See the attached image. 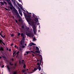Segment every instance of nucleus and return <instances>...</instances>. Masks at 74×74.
<instances>
[{
	"instance_id": "obj_1",
	"label": "nucleus",
	"mask_w": 74,
	"mask_h": 74,
	"mask_svg": "<svg viewBox=\"0 0 74 74\" xmlns=\"http://www.w3.org/2000/svg\"><path fill=\"white\" fill-rule=\"evenodd\" d=\"M40 60H37V61L38 62V63L36 64L37 65H38V66H41V62H40Z\"/></svg>"
},
{
	"instance_id": "obj_2",
	"label": "nucleus",
	"mask_w": 74,
	"mask_h": 74,
	"mask_svg": "<svg viewBox=\"0 0 74 74\" xmlns=\"http://www.w3.org/2000/svg\"><path fill=\"white\" fill-rule=\"evenodd\" d=\"M35 23L36 24V25H37V24L38 23V24H37L38 25H40V24L38 23V20L37 19L36 20H35Z\"/></svg>"
},
{
	"instance_id": "obj_3",
	"label": "nucleus",
	"mask_w": 74,
	"mask_h": 74,
	"mask_svg": "<svg viewBox=\"0 0 74 74\" xmlns=\"http://www.w3.org/2000/svg\"><path fill=\"white\" fill-rule=\"evenodd\" d=\"M26 35H27V36L29 37H30L31 36H32V34L31 33L28 34L26 33Z\"/></svg>"
},
{
	"instance_id": "obj_4",
	"label": "nucleus",
	"mask_w": 74,
	"mask_h": 74,
	"mask_svg": "<svg viewBox=\"0 0 74 74\" xmlns=\"http://www.w3.org/2000/svg\"><path fill=\"white\" fill-rule=\"evenodd\" d=\"M36 44H34V43H33V42L30 43L29 44V45L31 47L32 46V45H35Z\"/></svg>"
},
{
	"instance_id": "obj_5",
	"label": "nucleus",
	"mask_w": 74,
	"mask_h": 74,
	"mask_svg": "<svg viewBox=\"0 0 74 74\" xmlns=\"http://www.w3.org/2000/svg\"><path fill=\"white\" fill-rule=\"evenodd\" d=\"M21 36L22 37V38L23 40H24V39L25 38V37H24V35L22 33L21 34Z\"/></svg>"
},
{
	"instance_id": "obj_6",
	"label": "nucleus",
	"mask_w": 74,
	"mask_h": 74,
	"mask_svg": "<svg viewBox=\"0 0 74 74\" xmlns=\"http://www.w3.org/2000/svg\"><path fill=\"white\" fill-rule=\"evenodd\" d=\"M31 52H33V51H27L26 52V53H27V54H28V53H31Z\"/></svg>"
},
{
	"instance_id": "obj_7",
	"label": "nucleus",
	"mask_w": 74,
	"mask_h": 74,
	"mask_svg": "<svg viewBox=\"0 0 74 74\" xmlns=\"http://www.w3.org/2000/svg\"><path fill=\"white\" fill-rule=\"evenodd\" d=\"M34 48L35 49H36V50H38V49H39L38 47H34Z\"/></svg>"
},
{
	"instance_id": "obj_8",
	"label": "nucleus",
	"mask_w": 74,
	"mask_h": 74,
	"mask_svg": "<svg viewBox=\"0 0 74 74\" xmlns=\"http://www.w3.org/2000/svg\"><path fill=\"white\" fill-rule=\"evenodd\" d=\"M37 69H38V70H39V71H40V70H41V67H40V66H38Z\"/></svg>"
},
{
	"instance_id": "obj_9",
	"label": "nucleus",
	"mask_w": 74,
	"mask_h": 74,
	"mask_svg": "<svg viewBox=\"0 0 74 74\" xmlns=\"http://www.w3.org/2000/svg\"><path fill=\"white\" fill-rule=\"evenodd\" d=\"M33 31L34 32V34H36V29H34Z\"/></svg>"
},
{
	"instance_id": "obj_10",
	"label": "nucleus",
	"mask_w": 74,
	"mask_h": 74,
	"mask_svg": "<svg viewBox=\"0 0 74 74\" xmlns=\"http://www.w3.org/2000/svg\"><path fill=\"white\" fill-rule=\"evenodd\" d=\"M21 44H23L24 43V41L23 40H22L20 42Z\"/></svg>"
},
{
	"instance_id": "obj_11",
	"label": "nucleus",
	"mask_w": 74,
	"mask_h": 74,
	"mask_svg": "<svg viewBox=\"0 0 74 74\" xmlns=\"http://www.w3.org/2000/svg\"><path fill=\"white\" fill-rule=\"evenodd\" d=\"M15 53H16V51H14L13 53V56H15V55H14Z\"/></svg>"
},
{
	"instance_id": "obj_12",
	"label": "nucleus",
	"mask_w": 74,
	"mask_h": 74,
	"mask_svg": "<svg viewBox=\"0 0 74 74\" xmlns=\"http://www.w3.org/2000/svg\"><path fill=\"white\" fill-rule=\"evenodd\" d=\"M19 14L21 15L22 16V12L20 11H19Z\"/></svg>"
},
{
	"instance_id": "obj_13",
	"label": "nucleus",
	"mask_w": 74,
	"mask_h": 74,
	"mask_svg": "<svg viewBox=\"0 0 74 74\" xmlns=\"http://www.w3.org/2000/svg\"><path fill=\"white\" fill-rule=\"evenodd\" d=\"M37 70V69L35 68L34 69V70H33V72H34V71H36V70Z\"/></svg>"
},
{
	"instance_id": "obj_14",
	"label": "nucleus",
	"mask_w": 74,
	"mask_h": 74,
	"mask_svg": "<svg viewBox=\"0 0 74 74\" xmlns=\"http://www.w3.org/2000/svg\"><path fill=\"white\" fill-rule=\"evenodd\" d=\"M1 37H2V38H5V35H4V36H3L2 35H1Z\"/></svg>"
},
{
	"instance_id": "obj_15",
	"label": "nucleus",
	"mask_w": 74,
	"mask_h": 74,
	"mask_svg": "<svg viewBox=\"0 0 74 74\" xmlns=\"http://www.w3.org/2000/svg\"><path fill=\"white\" fill-rule=\"evenodd\" d=\"M0 50H1V51H3V48L1 47L0 49Z\"/></svg>"
},
{
	"instance_id": "obj_16",
	"label": "nucleus",
	"mask_w": 74,
	"mask_h": 74,
	"mask_svg": "<svg viewBox=\"0 0 74 74\" xmlns=\"http://www.w3.org/2000/svg\"><path fill=\"white\" fill-rule=\"evenodd\" d=\"M0 3H1V4H2V5H4V3L3 2H0Z\"/></svg>"
},
{
	"instance_id": "obj_17",
	"label": "nucleus",
	"mask_w": 74,
	"mask_h": 74,
	"mask_svg": "<svg viewBox=\"0 0 74 74\" xmlns=\"http://www.w3.org/2000/svg\"><path fill=\"white\" fill-rule=\"evenodd\" d=\"M23 68H24V69H25V68H26V65H25V64H24V66H23Z\"/></svg>"
},
{
	"instance_id": "obj_18",
	"label": "nucleus",
	"mask_w": 74,
	"mask_h": 74,
	"mask_svg": "<svg viewBox=\"0 0 74 74\" xmlns=\"http://www.w3.org/2000/svg\"><path fill=\"white\" fill-rule=\"evenodd\" d=\"M14 47L15 48H18V47H17V45H15L14 46Z\"/></svg>"
},
{
	"instance_id": "obj_19",
	"label": "nucleus",
	"mask_w": 74,
	"mask_h": 74,
	"mask_svg": "<svg viewBox=\"0 0 74 74\" xmlns=\"http://www.w3.org/2000/svg\"><path fill=\"white\" fill-rule=\"evenodd\" d=\"M14 36V34H12L11 35V37H13Z\"/></svg>"
},
{
	"instance_id": "obj_20",
	"label": "nucleus",
	"mask_w": 74,
	"mask_h": 74,
	"mask_svg": "<svg viewBox=\"0 0 74 74\" xmlns=\"http://www.w3.org/2000/svg\"><path fill=\"white\" fill-rule=\"evenodd\" d=\"M18 36H20V33H19L18 34H17Z\"/></svg>"
},
{
	"instance_id": "obj_21",
	"label": "nucleus",
	"mask_w": 74,
	"mask_h": 74,
	"mask_svg": "<svg viewBox=\"0 0 74 74\" xmlns=\"http://www.w3.org/2000/svg\"><path fill=\"white\" fill-rule=\"evenodd\" d=\"M2 43L3 44V45H5V43H3V42H2Z\"/></svg>"
},
{
	"instance_id": "obj_22",
	"label": "nucleus",
	"mask_w": 74,
	"mask_h": 74,
	"mask_svg": "<svg viewBox=\"0 0 74 74\" xmlns=\"http://www.w3.org/2000/svg\"><path fill=\"white\" fill-rule=\"evenodd\" d=\"M14 74H16V72H14Z\"/></svg>"
},
{
	"instance_id": "obj_23",
	"label": "nucleus",
	"mask_w": 74,
	"mask_h": 74,
	"mask_svg": "<svg viewBox=\"0 0 74 74\" xmlns=\"http://www.w3.org/2000/svg\"><path fill=\"white\" fill-rule=\"evenodd\" d=\"M5 10H8V9H7V8H5Z\"/></svg>"
},
{
	"instance_id": "obj_24",
	"label": "nucleus",
	"mask_w": 74,
	"mask_h": 74,
	"mask_svg": "<svg viewBox=\"0 0 74 74\" xmlns=\"http://www.w3.org/2000/svg\"><path fill=\"white\" fill-rule=\"evenodd\" d=\"M23 62H24V60H22V63H23Z\"/></svg>"
},
{
	"instance_id": "obj_25",
	"label": "nucleus",
	"mask_w": 74,
	"mask_h": 74,
	"mask_svg": "<svg viewBox=\"0 0 74 74\" xmlns=\"http://www.w3.org/2000/svg\"><path fill=\"white\" fill-rule=\"evenodd\" d=\"M3 42L2 40H0V42Z\"/></svg>"
},
{
	"instance_id": "obj_26",
	"label": "nucleus",
	"mask_w": 74,
	"mask_h": 74,
	"mask_svg": "<svg viewBox=\"0 0 74 74\" xmlns=\"http://www.w3.org/2000/svg\"><path fill=\"white\" fill-rule=\"evenodd\" d=\"M32 57H34V54H32Z\"/></svg>"
},
{
	"instance_id": "obj_27",
	"label": "nucleus",
	"mask_w": 74,
	"mask_h": 74,
	"mask_svg": "<svg viewBox=\"0 0 74 74\" xmlns=\"http://www.w3.org/2000/svg\"><path fill=\"white\" fill-rule=\"evenodd\" d=\"M19 53V51H18L17 53V55H18V54Z\"/></svg>"
},
{
	"instance_id": "obj_28",
	"label": "nucleus",
	"mask_w": 74,
	"mask_h": 74,
	"mask_svg": "<svg viewBox=\"0 0 74 74\" xmlns=\"http://www.w3.org/2000/svg\"><path fill=\"white\" fill-rule=\"evenodd\" d=\"M15 21L16 22V23H18V21L16 20V19L15 20Z\"/></svg>"
},
{
	"instance_id": "obj_29",
	"label": "nucleus",
	"mask_w": 74,
	"mask_h": 74,
	"mask_svg": "<svg viewBox=\"0 0 74 74\" xmlns=\"http://www.w3.org/2000/svg\"><path fill=\"white\" fill-rule=\"evenodd\" d=\"M13 45V44H12L11 45H10L11 47H12V45Z\"/></svg>"
},
{
	"instance_id": "obj_30",
	"label": "nucleus",
	"mask_w": 74,
	"mask_h": 74,
	"mask_svg": "<svg viewBox=\"0 0 74 74\" xmlns=\"http://www.w3.org/2000/svg\"><path fill=\"white\" fill-rule=\"evenodd\" d=\"M25 47L24 46H22V47L23 48H25Z\"/></svg>"
},
{
	"instance_id": "obj_31",
	"label": "nucleus",
	"mask_w": 74,
	"mask_h": 74,
	"mask_svg": "<svg viewBox=\"0 0 74 74\" xmlns=\"http://www.w3.org/2000/svg\"><path fill=\"white\" fill-rule=\"evenodd\" d=\"M9 51L10 52V51H11V49H9Z\"/></svg>"
},
{
	"instance_id": "obj_32",
	"label": "nucleus",
	"mask_w": 74,
	"mask_h": 74,
	"mask_svg": "<svg viewBox=\"0 0 74 74\" xmlns=\"http://www.w3.org/2000/svg\"><path fill=\"white\" fill-rule=\"evenodd\" d=\"M19 63H20V64H21V61L20 60L19 61Z\"/></svg>"
},
{
	"instance_id": "obj_33",
	"label": "nucleus",
	"mask_w": 74,
	"mask_h": 74,
	"mask_svg": "<svg viewBox=\"0 0 74 74\" xmlns=\"http://www.w3.org/2000/svg\"><path fill=\"white\" fill-rule=\"evenodd\" d=\"M4 3H5V4H7V2H4Z\"/></svg>"
},
{
	"instance_id": "obj_34",
	"label": "nucleus",
	"mask_w": 74,
	"mask_h": 74,
	"mask_svg": "<svg viewBox=\"0 0 74 74\" xmlns=\"http://www.w3.org/2000/svg\"><path fill=\"white\" fill-rule=\"evenodd\" d=\"M4 65L2 66V68H3V67H4Z\"/></svg>"
},
{
	"instance_id": "obj_35",
	"label": "nucleus",
	"mask_w": 74,
	"mask_h": 74,
	"mask_svg": "<svg viewBox=\"0 0 74 74\" xmlns=\"http://www.w3.org/2000/svg\"><path fill=\"white\" fill-rule=\"evenodd\" d=\"M24 71H25V70H23V72H24Z\"/></svg>"
},
{
	"instance_id": "obj_36",
	"label": "nucleus",
	"mask_w": 74,
	"mask_h": 74,
	"mask_svg": "<svg viewBox=\"0 0 74 74\" xmlns=\"http://www.w3.org/2000/svg\"><path fill=\"white\" fill-rule=\"evenodd\" d=\"M35 52H36V53H38V52L37 51H35Z\"/></svg>"
},
{
	"instance_id": "obj_37",
	"label": "nucleus",
	"mask_w": 74,
	"mask_h": 74,
	"mask_svg": "<svg viewBox=\"0 0 74 74\" xmlns=\"http://www.w3.org/2000/svg\"><path fill=\"white\" fill-rule=\"evenodd\" d=\"M0 35H1V33H0Z\"/></svg>"
},
{
	"instance_id": "obj_38",
	"label": "nucleus",
	"mask_w": 74,
	"mask_h": 74,
	"mask_svg": "<svg viewBox=\"0 0 74 74\" xmlns=\"http://www.w3.org/2000/svg\"><path fill=\"white\" fill-rule=\"evenodd\" d=\"M10 65H13V64H11V63H10Z\"/></svg>"
},
{
	"instance_id": "obj_39",
	"label": "nucleus",
	"mask_w": 74,
	"mask_h": 74,
	"mask_svg": "<svg viewBox=\"0 0 74 74\" xmlns=\"http://www.w3.org/2000/svg\"><path fill=\"white\" fill-rule=\"evenodd\" d=\"M33 40L34 41L35 40V38L33 39Z\"/></svg>"
},
{
	"instance_id": "obj_40",
	"label": "nucleus",
	"mask_w": 74,
	"mask_h": 74,
	"mask_svg": "<svg viewBox=\"0 0 74 74\" xmlns=\"http://www.w3.org/2000/svg\"><path fill=\"white\" fill-rule=\"evenodd\" d=\"M27 29H29V27H27Z\"/></svg>"
},
{
	"instance_id": "obj_41",
	"label": "nucleus",
	"mask_w": 74,
	"mask_h": 74,
	"mask_svg": "<svg viewBox=\"0 0 74 74\" xmlns=\"http://www.w3.org/2000/svg\"><path fill=\"white\" fill-rule=\"evenodd\" d=\"M7 68H8H8H9V67H8V66H7Z\"/></svg>"
},
{
	"instance_id": "obj_42",
	"label": "nucleus",
	"mask_w": 74,
	"mask_h": 74,
	"mask_svg": "<svg viewBox=\"0 0 74 74\" xmlns=\"http://www.w3.org/2000/svg\"><path fill=\"white\" fill-rule=\"evenodd\" d=\"M19 5H20V4H18V6H19Z\"/></svg>"
},
{
	"instance_id": "obj_43",
	"label": "nucleus",
	"mask_w": 74,
	"mask_h": 74,
	"mask_svg": "<svg viewBox=\"0 0 74 74\" xmlns=\"http://www.w3.org/2000/svg\"><path fill=\"white\" fill-rule=\"evenodd\" d=\"M13 60H14V59H12V61H13Z\"/></svg>"
},
{
	"instance_id": "obj_44",
	"label": "nucleus",
	"mask_w": 74,
	"mask_h": 74,
	"mask_svg": "<svg viewBox=\"0 0 74 74\" xmlns=\"http://www.w3.org/2000/svg\"><path fill=\"white\" fill-rule=\"evenodd\" d=\"M18 57V55L16 56V58H17Z\"/></svg>"
},
{
	"instance_id": "obj_45",
	"label": "nucleus",
	"mask_w": 74,
	"mask_h": 74,
	"mask_svg": "<svg viewBox=\"0 0 74 74\" xmlns=\"http://www.w3.org/2000/svg\"><path fill=\"white\" fill-rule=\"evenodd\" d=\"M1 57H0V59H1Z\"/></svg>"
},
{
	"instance_id": "obj_46",
	"label": "nucleus",
	"mask_w": 74,
	"mask_h": 74,
	"mask_svg": "<svg viewBox=\"0 0 74 74\" xmlns=\"http://www.w3.org/2000/svg\"><path fill=\"white\" fill-rule=\"evenodd\" d=\"M11 5H12V4L11 3Z\"/></svg>"
},
{
	"instance_id": "obj_47",
	"label": "nucleus",
	"mask_w": 74,
	"mask_h": 74,
	"mask_svg": "<svg viewBox=\"0 0 74 74\" xmlns=\"http://www.w3.org/2000/svg\"><path fill=\"white\" fill-rule=\"evenodd\" d=\"M27 70H28V69H27Z\"/></svg>"
},
{
	"instance_id": "obj_48",
	"label": "nucleus",
	"mask_w": 74,
	"mask_h": 74,
	"mask_svg": "<svg viewBox=\"0 0 74 74\" xmlns=\"http://www.w3.org/2000/svg\"><path fill=\"white\" fill-rule=\"evenodd\" d=\"M18 21H20V20H18Z\"/></svg>"
},
{
	"instance_id": "obj_49",
	"label": "nucleus",
	"mask_w": 74,
	"mask_h": 74,
	"mask_svg": "<svg viewBox=\"0 0 74 74\" xmlns=\"http://www.w3.org/2000/svg\"><path fill=\"white\" fill-rule=\"evenodd\" d=\"M7 50H8V49H7Z\"/></svg>"
},
{
	"instance_id": "obj_50",
	"label": "nucleus",
	"mask_w": 74,
	"mask_h": 74,
	"mask_svg": "<svg viewBox=\"0 0 74 74\" xmlns=\"http://www.w3.org/2000/svg\"><path fill=\"white\" fill-rule=\"evenodd\" d=\"M18 14H19L18 13Z\"/></svg>"
},
{
	"instance_id": "obj_51",
	"label": "nucleus",
	"mask_w": 74,
	"mask_h": 74,
	"mask_svg": "<svg viewBox=\"0 0 74 74\" xmlns=\"http://www.w3.org/2000/svg\"><path fill=\"white\" fill-rule=\"evenodd\" d=\"M29 19L30 20V19L29 18Z\"/></svg>"
},
{
	"instance_id": "obj_52",
	"label": "nucleus",
	"mask_w": 74,
	"mask_h": 74,
	"mask_svg": "<svg viewBox=\"0 0 74 74\" xmlns=\"http://www.w3.org/2000/svg\"><path fill=\"white\" fill-rule=\"evenodd\" d=\"M27 21H28V22H29V21H28L27 20Z\"/></svg>"
},
{
	"instance_id": "obj_53",
	"label": "nucleus",
	"mask_w": 74,
	"mask_h": 74,
	"mask_svg": "<svg viewBox=\"0 0 74 74\" xmlns=\"http://www.w3.org/2000/svg\"><path fill=\"white\" fill-rule=\"evenodd\" d=\"M29 21H30V20H29Z\"/></svg>"
}]
</instances>
